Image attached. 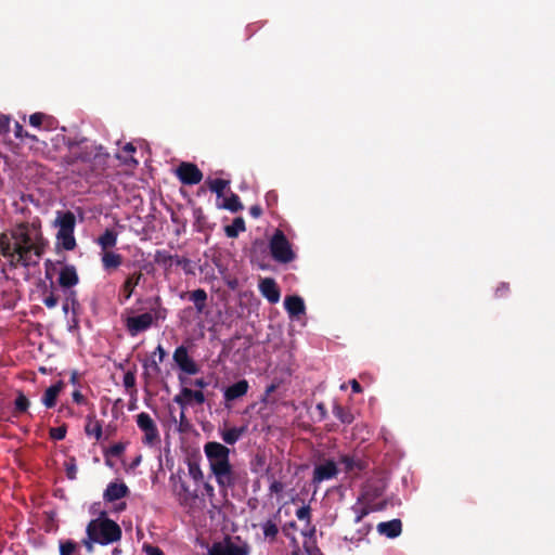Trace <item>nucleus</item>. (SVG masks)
<instances>
[{
    "label": "nucleus",
    "mask_w": 555,
    "mask_h": 555,
    "mask_svg": "<svg viewBox=\"0 0 555 555\" xmlns=\"http://www.w3.org/2000/svg\"><path fill=\"white\" fill-rule=\"evenodd\" d=\"M48 245L39 218L17 223L10 233H0V258L5 260L2 271L36 267Z\"/></svg>",
    "instance_id": "1"
},
{
    "label": "nucleus",
    "mask_w": 555,
    "mask_h": 555,
    "mask_svg": "<svg viewBox=\"0 0 555 555\" xmlns=\"http://www.w3.org/2000/svg\"><path fill=\"white\" fill-rule=\"evenodd\" d=\"M86 534L95 540L98 544L108 545L119 541L122 537L120 526L101 512L99 517L91 519L86 528Z\"/></svg>",
    "instance_id": "2"
},
{
    "label": "nucleus",
    "mask_w": 555,
    "mask_h": 555,
    "mask_svg": "<svg viewBox=\"0 0 555 555\" xmlns=\"http://www.w3.org/2000/svg\"><path fill=\"white\" fill-rule=\"evenodd\" d=\"M54 223L59 228L56 233L57 244L65 250L75 249L77 245L74 236L76 225L75 215L69 210L59 211Z\"/></svg>",
    "instance_id": "3"
},
{
    "label": "nucleus",
    "mask_w": 555,
    "mask_h": 555,
    "mask_svg": "<svg viewBox=\"0 0 555 555\" xmlns=\"http://www.w3.org/2000/svg\"><path fill=\"white\" fill-rule=\"evenodd\" d=\"M101 150V146L98 147L83 139L80 142L69 143L68 153L64 156V160L69 166L78 163L90 164L99 156Z\"/></svg>",
    "instance_id": "4"
},
{
    "label": "nucleus",
    "mask_w": 555,
    "mask_h": 555,
    "mask_svg": "<svg viewBox=\"0 0 555 555\" xmlns=\"http://www.w3.org/2000/svg\"><path fill=\"white\" fill-rule=\"evenodd\" d=\"M269 249L272 258L279 263H289L295 260L296 254L282 230H275L270 238Z\"/></svg>",
    "instance_id": "5"
},
{
    "label": "nucleus",
    "mask_w": 555,
    "mask_h": 555,
    "mask_svg": "<svg viewBox=\"0 0 555 555\" xmlns=\"http://www.w3.org/2000/svg\"><path fill=\"white\" fill-rule=\"evenodd\" d=\"M204 452L212 474L230 462V450L220 442L209 441L205 443Z\"/></svg>",
    "instance_id": "6"
},
{
    "label": "nucleus",
    "mask_w": 555,
    "mask_h": 555,
    "mask_svg": "<svg viewBox=\"0 0 555 555\" xmlns=\"http://www.w3.org/2000/svg\"><path fill=\"white\" fill-rule=\"evenodd\" d=\"M221 489H233L246 480V472L236 469L230 462L214 474Z\"/></svg>",
    "instance_id": "7"
},
{
    "label": "nucleus",
    "mask_w": 555,
    "mask_h": 555,
    "mask_svg": "<svg viewBox=\"0 0 555 555\" xmlns=\"http://www.w3.org/2000/svg\"><path fill=\"white\" fill-rule=\"evenodd\" d=\"M137 425L143 431L142 443L147 447H154L160 442L158 428L154 420L146 412L137 415Z\"/></svg>",
    "instance_id": "8"
},
{
    "label": "nucleus",
    "mask_w": 555,
    "mask_h": 555,
    "mask_svg": "<svg viewBox=\"0 0 555 555\" xmlns=\"http://www.w3.org/2000/svg\"><path fill=\"white\" fill-rule=\"evenodd\" d=\"M386 490V482L382 478L369 479L362 487L359 502H363L367 505L377 504L375 501L383 496Z\"/></svg>",
    "instance_id": "9"
},
{
    "label": "nucleus",
    "mask_w": 555,
    "mask_h": 555,
    "mask_svg": "<svg viewBox=\"0 0 555 555\" xmlns=\"http://www.w3.org/2000/svg\"><path fill=\"white\" fill-rule=\"evenodd\" d=\"M249 546L246 543L236 544L231 538H225L223 542L214 543L208 555H248Z\"/></svg>",
    "instance_id": "10"
},
{
    "label": "nucleus",
    "mask_w": 555,
    "mask_h": 555,
    "mask_svg": "<svg viewBox=\"0 0 555 555\" xmlns=\"http://www.w3.org/2000/svg\"><path fill=\"white\" fill-rule=\"evenodd\" d=\"M176 176L182 184L194 185L203 180V172L199 168L188 162H182L176 169Z\"/></svg>",
    "instance_id": "11"
},
{
    "label": "nucleus",
    "mask_w": 555,
    "mask_h": 555,
    "mask_svg": "<svg viewBox=\"0 0 555 555\" xmlns=\"http://www.w3.org/2000/svg\"><path fill=\"white\" fill-rule=\"evenodd\" d=\"M154 321V317L150 312H145L134 317H128L125 321V326L130 336L134 337L138 334L149 330Z\"/></svg>",
    "instance_id": "12"
},
{
    "label": "nucleus",
    "mask_w": 555,
    "mask_h": 555,
    "mask_svg": "<svg viewBox=\"0 0 555 555\" xmlns=\"http://www.w3.org/2000/svg\"><path fill=\"white\" fill-rule=\"evenodd\" d=\"M337 464L333 460H326L314 466L312 483L317 487L325 480H331L338 475Z\"/></svg>",
    "instance_id": "13"
},
{
    "label": "nucleus",
    "mask_w": 555,
    "mask_h": 555,
    "mask_svg": "<svg viewBox=\"0 0 555 555\" xmlns=\"http://www.w3.org/2000/svg\"><path fill=\"white\" fill-rule=\"evenodd\" d=\"M173 361L177 363L179 369L190 375H194L199 371L198 365L195 361L190 358L186 347L179 346L173 352Z\"/></svg>",
    "instance_id": "14"
},
{
    "label": "nucleus",
    "mask_w": 555,
    "mask_h": 555,
    "mask_svg": "<svg viewBox=\"0 0 555 555\" xmlns=\"http://www.w3.org/2000/svg\"><path fill=\"white\" fill-rule=\"evenodd\" d=\"M258 287H259V292L261 293V295L270 304L279 302V300L281 298V291H280V287L274 279H272V278L261 279Z\"/></svg>",
    "instance_id": "15"
},
{
    "label": "nucleus",
    "mask_w": 555,
    "mask_h": 555,
    "mask_svg": "<svg viewBox=\"0 0 555 555\" xmlns=\"http://www.w3.org/2000/svg\"><path fill=\"white\" fill-rule=\"evenodd\" d=\"M173 401L184 409L192 402L198 405L203 404L205 402V396L202 390H192L188 387H183L180 393L173 398Z\"/></svg>",
    "instance_id": "16"
},
{
    "label": "nucleus",
    "mask_w": 555,
    "mask_h": 555,
    "mask_svg": "<svg viewBox=\"0 0 555 555\" xmlns=\"http://www.w3.org/2000/svg\"><path fill=\"white\" fill-rule=\"evenodd\" d=\"M129 488L125 482H109L103 493V499L106 502H115L127 496Z\"/></svg>",
    "instance_id": "17"
},
{
    "label": "nucleus",
    "mask_w": 555,
    "mask_h": 555,
    "mask_svg": "<svg viewBox=\"0 0 555 555\" xmlns=\"http://www.w3.org/2000/svg\"><path fill=\"white\" fill-rule=\"evenodd\" d=\"M182 299L186 298L194 304L196 312L198 314L204 313L207 307L208 295L204 288H197L192 292L182 293L180 296Z\"/></svg>",
    "instance_id": "18"
},
{
    "label": "nucleus",
    "mask_w": 555,
    "mask_h": 555,
    "mask_svg": "<svg viewBox=\"0 0 555 555\" xmlns=\"http://www.w3.org/2000/svg\"><path fill=\"white\" fill-rule=\"evenodd\" d=\"M57 282L63 288H70L78 284L79 278L73 264L64 266L59 274Z\"/></svg>",
    "instance_id": "19"
},
{
    "label": "nucleus",
    "mask_w": 555,
    "mask_h": 555,
    "mask_svg": "<svg viewBox=\"0 0 555 555\" xmlns=\"http://www.w3.org/2000/svg\"><path fill=\"white\" fill-rule=\"evenodd\" d=\"M249 389V384L246 379H241L225 388L223 392L227 402L234 401L244 397Z\"/></svg>",
    "instance_id": "20"
},
{
    "label": "nucleus",
    "mask_w": 555,
    "mask_h": 555,
    "mask_svg": "<svg viewBox=\"0 0 555 555\" xmlns=\"http://www.w3.org/2000/svg\"><path fill=\"white\" fill-rule=\"evenodd\" d=\"M284 307L291 318H298L306 311L304 299L297 295L286 296Z\"/></svg>",
    "instance_id": "21"
},
{
    "label": "nucleus",
    "mask_w": 555,
    "mask_h": 555,
    "mask_svg": "<svg viewBox=\"0 0 555 555\" xmlns=\"http://www.w3.org/2000/svg\"><path fill=\"white\" fill-rule=\"evenodd\" d=\"M377 531L379 534L386 535L387 538L395 539L402 532V522L400 519H392L389 521H383L377 525Z\"/></svg>",
    "instance_id": "22"
},
{
    "label": "nucleus",
    "mask_w": 555,
    "mask_h": 555,
    "mask_svg": "<svg viewBox=\"0 0 555 555\" xmlns=\"http://www.w3.org/2000/svg\"><path fill=\"white\" fill-rule=\"evenodd\" d=\"M176 491L179 496L180 505L182 506H191L192 503L198 498L197 492L191 491L186 482L182 479H179V482L176 486Z\"/></svg>",
    "instance_id": "23"
},
{
    "label": "nucleus",
    "mask_w": 555,
    "mask_h": 555,
    "mask_svg": "<svg viewBox=\"0 0 555 555\" xmlns=\"http://www.w3.org/2000/svg\"><path fill=\"white\" fill-rule=\"evenodd\" d=\"M64 382L59 380L49 388L46 389L43 396H42V403L46 408L51 409L55 406L56 400L61 391L64 389Z\"/></svg>",
    "instance_id": "24"
},
{
    "label": "nucleus",
    "mask_w": 555,
    "mask_h": 555,
    "mask_svg": "<svg viewBox=\"0 0 555 555\" xmlns=\"http://www.w3.org/2000/svg\"><path fill=\"white\" fill-rule=\"evenodd\" d=\"M29 124L38 129L51 130L54 128L55 119L50 115L37 112L29 116Z\"/></svg>",
    "instance_id": "25"
},
{
    "label": "nucleus",
    "mask_w": 555,
    "mask_h": 555,
    "mask_svg": "<svg viewBox=\"0 0 555 555\" xmlns=\"http://www.w3.org/2000/svg\"><path fill=\"white\" fill-rule=\"evenodd\" d=\"M340 463L345 465V472L346 473H351V472H363L365 468H366V462L359 459V457H356V456H352V455H349V454H344L340 456L339 459Z\"/></svg>",
    "instance_id": "26"
},
{
    "label": "nucleus",
    "mask_w": 555,
    "mask_h": 555,
    "mask_svg": "<svg viewBox=\"0 0 555 555\" xmlns=\"http://www.w3.org/2000/svg\"><path fill=\"white\" fill-rule=\"evenodd\" d=\"M262 532L266 540L270 543L276 540L279 534V515H274L273 518L266 520L262 525Z\"/></svg>",
    "instance_id": "27"
},
{
    "label": "nucleus",
    "mask_w": 555,
    "mask_h": 555,
    "mask_svg": "<svg viewBox=\"0 0 555 555\" xmlns=\"http://www.w3.org/2000/svg\"><path fill=\"white\" fill-rule=\"evenodd\" d=\"M142 278L143 274L141 272H133L127 276L121 286V294L124 295L125 300L130 299L134 288L139 285Z\"/></svg>",
    "instance_id": "28"
},
{
    "label": "nucleus",
    "mask_w": 555,
    "mask_h": 555,
    "mask_svg": "<svg viewBox=\"0 0 555 555\" xmlns=\"http://www.w3.org/2000/svg\"><path fill=\"white\" fill-rule=\"evenodd\" d=\"M387 507V501L377 502L375 505H367L364 503V506L357 507L353 506L352 509L356 513L354 522H360L362 519L367 516L371 512L383 511Z\"/></svg>",
    "instance_id": "29"
},
{
    "label": "nucleus",
    "mask_w": 555,
    "mask_h": 555,
    "mask_svg": "<svg viewBox=\"0 0 555 555\" xmlns=\"http://www.w3.org/2000/svg\"><path fill=\"white\" fill-rule=\"evenodd\" d=\"M118 234L112 229H106L102 235L96 240L98 245L102 250L106 251L116 246Z\"/></svg>",
    "instance_id": "30"
},
{
    "label": "nucleus",
    "mask_w": 555,
    "mask_h": 555,
    "mask_svg": "<svg viewBox=\"0 0 555 555\" xmlns=\"http://www.w3.org/2000/svg\"><path fill=\"white\" fill-rule=\"evenodd\" d=\"M122 262V256L114 251H104L102 255V266L105 270L117 269Z\"/></svg>",
    "instance_id": "31"
},
{
    "label": "nucleus",
    "mask_w": 555,
    "mask_h": 555,
    "mask_svg": "<svg viewBox=\"0 0 555 555\" xmlns=\"http://www.w3.org/2000/svg\"><path fill=\"white\" fill-rule=\"evenodd\" d=\"M245 431H246V427H244V426L232 427V428L224 430L221 434V438L227 444L232 446L238 441V439L244 435Z\"/></svg>",
    "instance_id": "32"
},
{
    "label": "nucleus",
    "mask_w": 555,
    "mask_h": 555,
    "mask_svg": "<svg viewBox=\"0 0 555 555\" xmlns=\"http://www.w3.org/2000/svg\"><path fill=\"white\" fill-rule=\"evenodd\" d=\"M194 227L198 232H204L209 229L208 220L202 207L193 209Z\"/></svg>",
    "instance_id": "33"
},
{
    "label": "nucleus",
    "mask_w": 555,
    "mask_h": 555,
    "mask_svg": "<svg viewBox=\"0 0 555 555\" xmlns=\"http://www.w3.org/2000/svg\"><path fill=\"white\" fill-rule=\"evenodd\" d=\"M88 422L85 427V431L88 436H93L96 440L102 438V425L99 421L94 420V415L87 417Z\"/></svg>",
    "instance_id": "34"
},
{
    "label": "nucleus",
    "mask_w": 555,
    "mask_h": 555,
    "mask_svg": "<svg viewBox=\"0 0 555 555\" xmlns=\"http://www.w3.org/2000/svg\"><path fill=\"white\" fill-rule=\"evenodd\" d=\"M154 262L168 271L173 264V255L164 249L156 250L154 255Z\"/></svg>",
    "instance_id": "35"
},
{
    "label": "nucleus",
    "mask_w": 555,
    "mask_h": 555,
    "mask_svg": "<svg viewBox=\"0 0 555 555\" xmlns=\"http://www.w3.org/2000/svg\"><path fill=\"white\" fill-rule=\"evenodd\" d=\"M245 221L242 217H236L230 225L224 228L228 237H237L241 232L245 231Z\"/></svg>",
    "instance_id": "36"
},
{
    "label": "nucleus",
    "mask_w": 555,
    "mask_h": 555,
    "mask_svg": "<svg viewBox=\"0 0 555 555\" xmlns=\"http://www.w3.org/2000/svg\"><path fill=\"white\" fill-rule=\"evenodd\" d=\"M219 207L230 210L231 212H237L244 208L238 195L235 193H231V195L227 197L222 205H219Z\"/></svg>",
    "instance_id": "37"
},
{
    "label": "nucleus",
    "mask_w": 555,
    "mask_h": 555,
    "mask_svg": "<svg viewBox=\"0 0 555 555\" xmlns=\"http://www.w3.org/2000/svg\"><path fill=\"white\" fill-rule=\"evenodd\" d=\"M333 414L336 418H338L343 424H351L354 420L353 414L347 408H344L340 404H335L333 406Z\"/></svg>",
    "instance_id": "38"
},
{
    "label": "nucleus",
    "mask_w": 555,
    "mask_h": 555,
    "mask_svg": "<svg viewBox=\"0 0 555 555\" xmlns=\"http://www.w3.org/2000/svg\"><path fill=\"white\" fill-rule=\"evenodd\" d=\"M209 190L217 194L218 197L223 196L225 189L229 186L230 181L224 179H209L206 181Z\"/></svg>",
    "instance_id": "39"
},
{
    "label": "nucleus",
    "mask_w": 555,
    "mask_h": 555,
    "mask_svg": "<svg viewBox=\"0 0 555 555\" xmlns=\"http://www.w3.org/2000/svg\"><path fill=\"white\" fill-rule=\"evenodd\" d=\"M56 516L55 511H46L43 513V529L46 532H55L59 529Z\"/></svg>",
    "instance_id": "40"
},
{
    "label": "nucleus",
    "mask_w": 555,
    "mask_h": 555,
    "mask_svg": "<svg viewBox=\"0 0 555 555\" xmlns=\"http://www.w3.org/2000/svg\"><path fill=\"white\" fill-rule=\"evenodd\" d=\"M29 404L30 402L28 398L22 391H18L14 401V416H18L20 414L25 413L28 410Z\"/></svg>",
    "instance_id": "41"
},
{
    "label": "nucleus",
    "mask_w": 555,
    "mask_h": 555,
    "mask_svg": "<svg viewBox=\"0 0 555 555\" xmlns=\"http://www.w3.org/2000/svg\"><path fill=\"white\" fill-rule=\"evenodd\" d=\"M188 470H189V476L195 482L203 481L204 474H203V470H202V468H201V466H199L197 461L189 459L188 460Z\"/></svg>",
    "instance_id": "42"
},
{
    "label": "nucleus",
    "mask_w": 555,
    "mask_h": 555,
    "mask_svg": "<svg viewBox=\"0 0 555 555\" xmlns=\"http://www.w3.org/2000/svg\"><path fill=\"white\" fill-rule=\"evenodd\" d=\"M60 555H79V544L73 540L61 541Z\"/></svg>",
    "instance_id": "43"
},
{
    "label": "nucleus",
    "mask_w": 555,
    "mask_h": 555,
    "mask_svg": "<svg viewBox=\"0 0 555 555\" xmlns=\"http://www.w3.org/2000/svg\"><path fill=\"white\" fill-rule=\"evenodd\" d=\"M67 427L66 425H62L59 427H52L49 430L50 438L53 440H63L66 436Z\"/></svg>",
    "instance_id": "44"
},
{
    "label": "nucleus",
    "mask_w": 555,
    "mask_h": 555,
    "mask_svg": "<svg viewBox=\"0 0 555 555\" xmlns=\"http://www.w3.org/2000/svg\"><path fill=\"white\" fill-rule=\"evenodd\" d=\"M65 470H66V477L70 480H74L76 479L77 477V465H76V460L75 457H70L66 463H65Z\"/></svg>",
    "instance_id": "45"
},
{
    "label": "nucleus",
    "mask_w": 555,
    "mask_h": 555,
    "mask_svg": "<svg viewBox=\"0 0 555 555\" xmlns=\"http://www.w3.org/2000/svg\"><path fill=\"white\" fill-rule=\"evenodd\" d=\"M122 382L127 390L135 389V370L126 372Z\"/></svg>",
    "instance_id": "46"
},
{
    "label": "nucleus",
    "mask_w": 555,
    "mask_h": 555,
    "mask_svg": "<svg viewBox=\"0 0 555 555\" xmlns=\"http://www.w3.org/2000/svg\"><path fill=\"white\" fill-rule=\"evenodd\" d=\"M143 367H144V376H149L150 371H152L155 375L160 373V367H159L157 361H155V360L144 361Z\"/></svg>",
    "instance_id": "47"
},
{
    "label": "nucleus",
    "mask_w": 555,
    "mask_h": 555,
    "mask_svg": "<svg viewBox=\"0 0 555 555\" xmlns=\"http://www.w3.org/2000/svg\"><path fill=\"white\" fill-rule=\"evenodd\" d=\"M296 517L299 520H306L308 524L311 519V508L309 505H304L296 511Z\"/></svg>",
    "instance_id": "48"
},
{
    "label": "nucleus",
    "mask_w": 555,
    "mask_h": 555,
    "mask_svg": "<svg viewBox=\"0 0 555 555\" xmlns=\"http://www.w3.org/2000/svg\"><path fill=\"white\" fill-rule=\"evenodd\" d=\"M268 208H274L279 202V195L274 190L268 191L264 195Z\"/></svg>",
    "instance_id": "49"
},
{
    "label": "nucleus",
    "mask_w": 555,
    "mask_h": 555,
    "mask_svg": "<svg viewBox=\"0 0 555 555\" xmlns=\"http://www.w3.org/2000/svg\"><path fill=\"white\" fill-rule=\"evenodd\" d=\"M173 263L182 267L185 272H190L191 260L189 258L173 255Z\"/></svg>",
    "instance_id": "50"
},
{
    "label": "nucleus",
    "mask_w": 555,
    "mask_h": 555,
    "mask_svg": "<svg viewBox=\"0 0 555 555\" xmlns=\"http://www.w3.org/2000/svg\"><path fill=\"white\" fill-rule=\"evenodd\" d=\"M270 493L281 494L284 491V483L280 480L272 478V481L269 486Z\"/></svg>",
    "instance_id": "51"
},
{
    "label": "nucleus",
    "mask_w": 555,
    "mask_h": 555,
    "mask_svg": "<svg viewBox=\"0 0 555 555\" xmlns=\"http://www.w3.org/2000/svg\"><path fill=\"white\" fill-rule=\"evenodd\" d=\"M59 302V298L57 296L54 295L53 292H50L44 298H43V304L46 305V307H48L49 309H52V308H55L56 305Z\"/></svg>",
    "instance_id": "52"
},
{
    "label": "nucleus",
    "mask_w": 555,
    "mask_h": 555,
    "mask_svg": "<svg viewBox=\"0 0 555 555\" xmlns=\"http://www.w3.org/2000/svg\"><path fill=\"white\" fill-rule=\"evenodd\" d=\"M125 451V446L122 443H115L113 446H111L109 450H108V454L112 455V456H120Z\"/></svg>",
    "instance_id": "53"
},
{
    "label": "nucleus",
    "mask_w": 555,
    "mask_h": 555,
    "mask_svg": "<svg viewBox=\"0 0 555 555\" xmlns=\"http://www.w3.org/2000/svg\"><path fill=\"white\" fill-rule=\"evenodd\" d=\"M10 127V117L7 115H0V135L7 133Z\"/></svg>",
    "instance_id": "54"
},
{
    "label": "nucleus",
    "mask_w": 555,
    "mask_h": 555,
    "mask_svg": "<svg viewBox=\"0 0 555 555\" xmlns=\"http://www.w3.org/2000/svg\"><path fill=\"white\" fill-rule=\"evenodd\" d=\"M96 543L95 540L90 539V535H87L85 539H82L81 544L86 547L87 552L89 554L93 553L94 551V544Z\"/></svg>",
    "instance_id": "55"
},
{
    "label": "nucleus",
    "mask_w": 555,
    "mask_h": 555,
    "mask_svg": "<svg viewBox=\"0 0 555 555\" xmlns=\"http://www.w3.org/2000/svg\"><path fill=\"white\" fill-rule=\"evenodd\" d=\"M509 292V286L507 283H501L495 289L496 297H504Z\"/></svg>",
    "instance_id": "56"
},
{
    "label": "nucleus",
    "mask_w": 555,
    "mask_h": 555,
    "mask_svg": "<svg viewBox=\"0 0 555 555\" xmlns=\"http://www.w3.org/2000/svg\"><path fill=\"white\" fill-rule=\"evenodd\" d=\"M160 302H162L160 298L156 297L155 298V304H156L158 309L157 310L153 309L155 311V318L156 319H165V317H166V309H162L160 308Z\"/></svg>",
    "instance_id": "57"
},
{
    "label": "nucleus",
    "mask_w": 555,
    "mask_h": 555,
    "mask_svg": "<svg viewBox=\"0 0 555 555\" xmlns=\"http://www.w3.org/2000/svg\"><path fill=\"white\" fill-rule=\"evenodd\" d=\"M73 401L77 404H86L87 399L86 397L77 389L72 393Z\"/></svg>",
    "instance_id": "58"
},
{
    "label": "nucleus",
    "mask_w": 555,
    "mask_h": 555,
    "mask_svg": "<svg viewBox=\"0 0 555 555\" xmlns=\"http://www.w3.org/2000/svg\"><path fill=\"white\" fill-rule=\"evenodd\" d=\"M144 552L146 555H164L159 547L153 545H144Z\"/></svg>",
    "instance_id": "59"
},
{
    "label": "nucleus",
    "mask_w": 555,
    "mask_h": 555,
    "mask_svg": "<svg viewBox=\"0 0 555 555\" xmlns=\"http://www.w3.org/2000/svg\"><path fill=\"white\" fill-rule=\"evenodd\" d=\"M249 214L253 218L257 219L262 215V208L259 205H253L249 209Z\"/></svg>",
    "instance_id": "60"
},
{
    "label": "nucleus",
    "mask_w": 555,
    "mask_h": 555,
    "mask_svg": "<svg viewBox=\"0 0 555 555\" xmlns=\"http://www.w3.org/2000/svg\"><path fill=\"white\" fill-rule=\"evenodd\" d=\"M24 129L20 122H15L14 134L17 139H24Z\"/></svg>",
    "instance_id": "61"
},
{
    "label": "nucleus",
    "mask_w": 555,
    "mask_h": 555,
    "mask_svg": "<svg viewBox=\"0 0 555 555\" xmlns=\"http://www.w3.org/2000/svg\"><path fill=\"white\" fill-rule=\"evenodd\" d=\"M69 382L72 385L74 386H79L80 385V377H79V374L77 371H73L70 373V378H69Z\"/></svg>",
    "instance_id": "62"
},
{
    "label": "nucleus",
    "mask_w": 555,
    "mask_h": 555,
    "mask_svg": "<svg viewBox=\"0 0 555 555\" xmlns=\"http://www.w3.org/2000/svg\"><path fill=\"white\" fill-rule=\"evenodd\" d=\"M350 386H351L352 392H354V393H360L363 391L361 385L359 384V382L357 379H351Z\"/></svg>",
    "instance_id": "63"
},
{
    "label": "nucleus",
    "mask_w": 555,
    "mask_h": 555,
    "mask_svg": "<svg viewBox=\"0 0 555 555\" xmlns=\"http://www.w3.org/2000/svg\"><path fill=\"white\" fill-rule=\"evenodd\" d=\"M305 548H306V552L308 553V555H323V553L320 551L319 547H309L307 545H305Z\"/></svg>",
    "instance_id": "64"
}]
</instances>
